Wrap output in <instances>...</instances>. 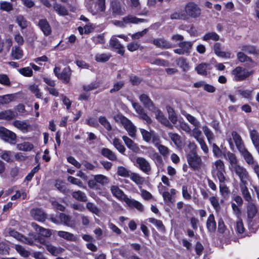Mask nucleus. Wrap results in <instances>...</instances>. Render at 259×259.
Instances as JSON below:
<instances>
[{"label":"nucleus","instance_id":"obj_1","mask_svg":"<svg viewBox=\"0 0 259 259\" xmlns=\"http://www.w3.org/2000/svg\"><path fill=\"white\" fill-rule=\"evenodd\" d=\"M185 13L187 15V20L189 17L197 18L200 16L201 10L199 6L194 2L187 3L184 7Z\"/></svg>","mask_w":259,"mask_h":259},{"label":"nucleus","instance_id":"obj_2","mask_svg":"<svg viewBox=\"0 0 259 259\" xmlns=\"http://www.w3.org/2000/svg\"><path fill=\"white\" fill-rule=\"evenodd\" d=\"M253 73V71H249L240 66L236 67L231 72V74L233 75V79L236 81H243L247 77L252 75Z\"/></svg>","mask_w":259,"mask_h":259},{"label":"nucleus","instance_id":"obj_3","mask_svg":"<svg viewBox=\"0 0 259 259\" xmlns=\"http://www.w3.org/2000/svg\"><path fill=\"white\" fill-rule=\"evenodd\" d=\"M187 161L190 166L193 169H198L201 166L202 160L194 150H191L187 156Z\"/></svg>","mask_w":259,"mask_h":259},{"label":"nucleus","instance_id":"obj_4","mask_svg":"<svg viewBox=\"0 0 259 259\" xmlns=\"http://www.w3.org/2000/svg\"><path fill=\"white\" fill-rule=\"evenodd\" d=\"M230 170L238 176L240 183H247V180H249V173L244 167L238 164L236 166H234V167Z\"/></svg>","mask_w":259,"mask_h":259},{"label":"nucleus","instance_id":"obj_5","mask_svg":"<svg viewBox=\"0 0 259 259\" xmlns=\"http://www.w3.org/2000/svg\"><path fill=\"white\" fill-rule=\"evenodd\" d=\"M135 165L147 175H149L151 171V166L150 163L144 157H136Z\"/></svg>","mask_w":259,"mask_h":259},{"label":"nucleus","instance_id":"obj_6","mask_svg":"<svg viewBox=\"0 0 259 259\" xmlns=\"http://www.w3.org/2000/svg\"><path fill=\"white\" fill-rule=\"evenodd\" d=\"M117 117L127 132L129 136L132 137H135L137 130L134 124L128 119L122 115H118Z\"/></svg>","mask_w":259,"mask_h":259},{"label":"nucleus","instance_id":"obj_7","mask_svg":"<svg viewBox=\"0 0 259 259\" xmlns=\"http://www.w3.org/2000/svg\"><path fill=\"white\" fill-rule=\"evenodd\" d=\"M60 71V67L56 66L54 68V72L56 76L66 83L69 82L71 75L70 68L69 67L64 68L61 73Z\"/></svg>","mask_w":259,"mask_h":259},{"label":"nucleus","instance_id":"obj_8","mask_svg":"<svg viewBox=\"0 0 259 259\" xmlns=\"http://www.w3.org/2000/svg\"><path fill=\"white\" fill-rule=\"evenodd\" d=\"M0 138L11 144H15L16 142V134L3 127L0 128Z\"/></svg>","mask_w":259,"mask_h":259},{"label":"nucleus","instance_id":"obj_9","mask_svg":"<svg viewBox=\"0 0 259 259\" xmlns=\"http://www.w3.org/2000/svg\"><path fill=\"white\" fill-rule=\"evenodd\" d=\"M144 21V20L143 19L138 18L132 16H128L123 17L122 21L114 20L113 21V23L117 26L124 27L125 24L128 23L138 24Z\"/></svg>","mask_w":259,"mask_h":259},{"label":"nucleus","instance_id":"obj_10","mask_svg":"<svg viewBox=\"0 0 259 259\" xmlns=\"http://www.w3.org/2000/svg\"><path fill=\"white\" fill-rule=\"evenodd\" d=\"M193 45V42L192 41H182L178 45L179 48L174 50V52L179 55L189 54Z\"/></svg>","mask_w":259,"mask_h":259},{"label":"nucleus","instance_id":"obj_11","mask_svg":"<svg viewBox=\"0 0 259 259\" xmlns=\"http://www.w3.org/2000/svg\"><path fill=\"white\" fill-rule=\"evenodd\" d=\"M151 111L155 114L156 118L162 124L170 128H172V125L158 108L155 107Z\"/></svg>","mask_w":259,"mask_h":259},{"label":"nucleus","instance_id":"obj_12","mask_svg":"<svg viewBox=\"0 0 259 259\" xmlns=\"http://www.w3.org/2000/svg\"><path fill=\"white\" fill-rule=\"evenodd\" d=\"M132 105L136 112L139 114V117L144 120L147 124H149L152 122L151 119L144 111L141 106L137 103H133Z\"/></svg>","mask_w":259,"mask_h":259},{"label":"nucleus","instance_id":"obj_13","mask_svg":"<svg viewBox=\"0 0 259 259\" xmlns=\"http://www.w3.org/2000/svg\"><path fill=\"white\" fill-rule=\"evenodd\" d=\"M38 26L45 35L48 36L51 34L52 28L46 19H40L38 21Z\"/></svg>","mask_w":259,"mask_h":259},{"label":"nucleus","instance_id":"obj_14","mask_svg":"<svg viewBox=\"0 0 259 259\" xmlns=\"http://www.w3.org/2000/svg\"><path fill=\"white\" fill-rule=\"evenodd\" d=\"M110 10L114 16H121L125 13L124 9H122L119 2L112 1L110 4Z\"/></svg>","mask_w":259,"mask_h":259},{"label":"nucleus","instance_id":"obj_15","mask_svg":"<svg viewBox=\"0 0 259 259\" xmlns=\"http://www.w3.org/2000/svg\"><path fill=\"white\" fill-rule=\"evenodd\" d=\"M109 46L117 50L118 54L123 56L124 53V47L119 42V40L114 36H112L109 42Z\"/></svg>","mask_w":259,"mask_h":259},{"label":"nucleus","instance_id":"obj_16","mask_svg":"<svg viewBox=\"0 0 259 259\" xmlns=\"http://www.w3.org/2000/svg\"><path fill=\"white\" fill-rule=\"evenodd\" d=\"M110 190L112 195L119 200L125 201L127 196L124 193L122 190L116 186H111Z\"/></svg>","mask_w":259,"mask_h":259},{"label":"nucleus","instance_id":"obj_17","mask_svg":"<svg viewBox=\"0 0 259 259\" xmlns=\"http://www.w3.org/2000/svg\"><path fill=\"white\" fill-rule=\"evenodd\" d=\"M126 204L130 207L135 208L140 212H143L144 209L143 205L137 200L127 197L124 201Z\"/></svg>","mask_w":259,"mask_h":259},{"label":"nucleus","instance_id":"obj_18","mask_svg":"<svg viewBox=\"0 0 259 259\" xmlns=\"http://www.w3.org/2000/svg\"><path fill=\"white\" fill-rule=\"evenodd\" d=\"M213 51L218 57L228 59L231 58L230 52L222 51L221 45L219 42L215 43L213 45Z\"/></svg>","mask_w":259,"mask_h":259},{"label":"nucleus","instance_id":"obj_19","mask_svg":"<svg viewBox=\"0 0 259 259\" xmlns=\"http://www.w3.org/2000/svg\"><path fill=\"white\" fill-rule=\"evenodd\" d=\"M106 0H97L95 3V9L91 8V12L93 15H96L100 12H104L106 10Z\"/></svg>","mask_w":259,"mask_h":259},{"label":"nucleus","instance_id":"obj_20","mask_svg":"<svg viewBox=\"0 0 259 259\" xmlns=\"http://www.w3.org/2000/svg\"><path fill=\"white\" fill-rule=\"evenodd\" d=\"M10 234L11 236L16 238L18 240L22 242L23 243L29 245L33 244V241L32 239L27 238L16 231H12L10 232Z\"/></svg>","mask_w":259,"mask_h":259},{"label":"nucleus","instance_id":"obj_21","mask_svg":"<svg viewBox=\"0 0 259 259\" xmlns=\"http://www.w3.org/2000/svg\"><path fill=\"white\" fill-rule=\"evenodd\" d=\"M238 61L241 63H248V66L253 67L254 66V62L251 58L245 55L243 52H239L237 54Z\"/></svg>","mask_w":259,"mask_h":259},{"label":"nucleus","instance_id":"obj_22","mask_svg":"<svg viewBox=\"0 0 259 259\" xmlns=\"http://www.w3.org/2000/svg\"><path fill=\"white\" fill-rule=\"evenodd\" d=\"M30 212L34 219L38 221L44 222L46 218V214L40 208H33Z\"/></svg>","mask_w":259,"mask_h":259},{"label":"nucleus","instance_id":"obj_23","mask_svg":"<svg viewBox=\"0 0 259 259\" xmlns=\"http://www.w3.org/2000/svg\"><path fill=\"white\" fill-rule=\"evenodd\" d=\"M224 156L225 158L229 161V168L231 169L234 167V166H236L238 164V161L235 156V155L231 153L230 151H228L226 153H224Z\"/></svg>","mask_w":259,"mask_h":259},{"label":"nucleus","instance_id":"obj_24","mask_svg":"<svg viewBox=\"0 0 259 259\" xmlns=\"http://www.w3.org/2000/svg\"><path fill=\"white\" fill-rule=\"evenodd\" d=\"M12 125L24 133H27L30 127L29 124L26 121L18 120L13 121Z\"/></svg>","mask_w":259,"mask_h":259},{"label":"nucleus","instance_id":"obj_25","mask_svg":"<svg viewBox=\"0 0 259 259\" xmlns=\"http://www.w3.org/2000/svg\"><path fill=\"white\" fill-rule=\"evenodd\" d=\"M232 136L239 151L245 148L241 136L236 132H232Z\"/></svg>","mask_w":259,"mask_h":259},{"label":"nucleus","instance_id":"obj_26","mask_svg":"<svg viewBox=\"0 0 259 259\" xmlns=\"http://www.w3.org/2000/svg\"><path fill=\"white\" fill-rule=\"evenodd\" d=\"M122 139L127 148L132 150L133 151L138 152L140 150L137 144L128 137L123 136L122 137Z\"/></svg>","mask_w":259,"mask_h":259},{"label":"nucleus","instance_id":"obj_27","mask_svg":"<svg viewBox=\"0 0 259 259\" xmlns=\"http://www.w3.org/2000/svg\"><path fill=\"white\" fill-rule=\"evenodd\" d=\"M139 99L144 105L150 111H151L155 107L147 95L143 94L140 96Z\"/></svg>","mask_w":259,"mask_h":259},{"label":"nucleus","instance_id":"obj_28","mask_svg":"<svg viewBox=\"0 0 259 259\" xmlns=\"http://www.w3.org/2000/svg\"><path fill=\"white\" fill-rule=\"evenodd\" d=\"M239 152L247 164L249 165L254 164V158L251 154L247 150V149H246V148L239 151Z\"/></svg>","mask_w":259,"mask_h":259},{"label":"nucleus","instance_id":"obj_29","mask_svg":"<svg viewBox=\"0 0 259 259\" xmlns=\"http://www.w3.org/2000/svg\"><path fill=\"white\" fill-rule=\"evenodd\" d=\"M152 42L156 47L160 48L169 49L172 47L170 43L162 38L154 39L152 40Z\"/></svg>","mask_w":259,"mask_h":259},{"label":"nucleus","instance_id":"obj_30","mask_svg":"<svg viewBox=\"0 0 259 259\" xmlns=\"http://www.w3.org/2000/svg\"><path fill=\"white\" fill-rule=\"evenodd\" d=\"M250 139L257 152L259 151V133L256 130H251L249 132Z\"/></svg>","mask_w":259,"mask_h":259},{"label":"nucleus","instance_id":"obj_31","mask_svg":"<svg viewBox=\"0 0 259 259\" xmlns=\"http://www.w3.org/2000/svg\"><path fill=\"white\" fill-rule=\"evenodd\" d=\"M32 226L36 231L39 232L40 235L42 236L49 237L52 234L50 230L41 227L34 223H32Z\"/></svg>","mask_w":259,"mask_h":259},{"label":"nucleus","instance_id":"obj_32","mask_svg":"<svg viewBox=\"0 0 259 259\" xmlns=\"http://www.w3.org/2000/svg\"><path fill=\"white\" fill-rule=\"evenodd\" d=\"M55 232L57 233V235L58 236L67 241H75L76 240V237L74 236V235L71 233L63 231H55Z\"/></svg>","mask_w":259,"mask_h":259},{"label":"nucleus","instance_id":"obj_33","mask_svg":"<svg viewBox=\"0 0 259 259\" xmlns=\"http://www.w3.org/2000/svg\"><path fill=\"white\" fill-rule=\"evenodd\" d=\"M206 227L210 232H214L215 231L217 224L213 214L209 215L206 222Z\"/></svg>","mask_w":259,"mask_h":259},{"label":"nucleus","instance_id":"obj_34","mask_svg":"<svg viewBox=\"0 0 259 259\" xmlns=\"http://www.w3.org/2000/svg\"><path fill=\"white\" fill-rule=\"evenodd\" d=\"M247 183H240V188L241 191L242 195L244 199L250 202L251 200V197L250 194L247 188Z\"/></svg>","mask_w":259,"mask_h":259},{"label":"nucleus","instance_id":"obj_35","mask_svg":"<svg viewBox=\"0 0 259 259\" xmlns=\"http://www.w3.org/2000/svg\"><path fill=\"white\" fill-rule=\"evenodd\" d=\"M46 248L50 253L54 256L58 255L64 251L63 248L55 247L51 244H46Z\"/></svg>","mask_w":259,"mask_h":259},{"label":"nucleus","instance_id":"obj_36","mask_svg":"<svg viewBox=\"0 0 259 259\" xmlns=\"http://www.w3.org/2000/svg\"><path fill=\"white\" fill-rule=\"evenodd\" d=\"M17 116V113L11 110H6L0 112V119L11 120Z\"/></svg>","mask_w":259,"mask_h":259},{"label":"nucleus","instance_id":"obj_37","mask_svg":"<svg viewBox=\"0 0 259 259\" xmlns=\"http://www.w3.org/2000/svg\"><path fill=\"white\" fill-rule=\"evenodd\" d=\"M176 63L184 72L188 71L190 69L189 63L186 59L181 57L176 60Z\"/></svg>","mask_w":259,"mask_h":259},{"label":"nucleus","instance_id":"obj_38","mask_svg":"<svg viewBox=\"0 0 259 259\" xmlns=\"http://www.w3.org/2000/svg\"><path fill=\"white\" fill-rule=\"evenodd\" d=\"M130 178L132 181L138 185H142L145 182V179L138 173L132 172Z\"/></svg>","mask_w":259,"mask_h":259},{"label":"nucleus","instance_id":"obj_39","mask_svg":"<svg viewBox=\"0 0 259 259\" xmlns=\"http://www.w3.org/2000/svg\"><path fill=\"white\" fill-rule=\"evenodd\" d=\"M101 154L110 160H115L117 159L115 154L109 149L103 148L101 151Z\"/></svg>","mask_w":259,"mask_h":259},{"label":"nucleus","instance_id":"obj_40","mask_svg":"<svg viewBox=\"0 0 259 259\" xmlns=\"http://www.w3.org/2000/svg\"><path fill=\"white\" fill-rule=\"evenodd\" d=\"M209 65L206 63H201L199 64L195 68L197 72L201 75H206L207 70L209 69Z\"/></svg>","mask_w":259,"mask_h":259},{"label":"nucleus","instance_id":"obj_41","mask_svg":"<svg viewBox=\"0 0 259 259\" xmlns=\"http://www.w3.org/2000/svg\"><path fill=\"white\" fill-rule=\"evenodd\" d=\"M16 22L21 29H25L28 25L29 22L22 15H18L16 17Z\"/></svg>","mask_w":259,"mask_h":259},{"label":"nucleus","instance_id":"obj_42","mask_svg":"<svg viewBox=\"0 0 259 259\" xmlns=\"http://www.w3.org/2000/svg\"><path fill=\"white\" fill-rule=\"evenodd\" d=\"M166 110L168 113L169 119L174 124H176L178 121V117L174 109L172 107L167 106H166Z\"/></svg>","mask_w":259,"mask_h":259},{"label":"nucleus","instance_id":"obj_43","mask_svg":"<svg viewBox=\"0 0 259 259\" xmlns=\"http://www.w3.org/2000/svg\"><path fill=\"white\" fill-rule=\"evenodd\" d=\"M11 56L14 59H20L23 56V51L19 47H13L11 51Z\"/></svg>","mask_w":259,"mask_h":259},{"label":"nucleus","instance_id":"obj_44","mask_svg":"<svg viewBox=\"0 0 259 259\" xmlns=\"http://www.w3.org/2000/svg\"><path fill=\"white\" fill-rule=\"evenodd\" d=\"M72 197L76 200L81 202L87 201V197L85 194L81 191H76L72 193Z\"/></svg>","mask_w":259,"mask_h":259},{"label":"nucleus","instance_id":"obj_45","mask_svg":"<svg viewBox=\"0 0 259 259\" xmlns=\"http://www.w3.org/2000/svg\"><path fill=\"white\" fill-rule=\"evenodd\" d=\"M59 218L61 222H63L64 225L68 227H73L74 226V223L73 221L71 220L69 216L61 213L60 214Z\"/></svg>","mask_w":259,"mask_h":259},{"label":"nucleus","instance_id":"obj_46","mask_svg":"<svg viewBox=\"0 0 259 259\" xmlns=\"http://www.w3.org/2000/svg\"><path fill=\"white\" fill-rule=\"evenodd\" d=\"M170 18L171 19H180L186 20L187 15L185 14V12L179 10L174 12L170 15Z\"/></svg>","mask_w":259,"mask_h":259},{"label":"nucleus","instance_id":"obj_47","mask_svg":"<svg viewBox=\"0 0 259 259\" xmlns=\"http://www.w3.org/2000/svg\"><path fill=\"white\" fill-rule=\"evenodd\" d=\"M168 137L177 146H180L181 145V137L177 133L169 132L168 133Z\"/></svg>","mask_w":259,"mask_h":259},{"label":"nucleus","instance_id":"obj_48","mask_svg":"<svg viewBox=\"0 0 259 259\" xmlns=\"http://www.w3.org/2000/svg\"><path fill=\"white\" fill-rule=\"evenodd\" d=\"M17 148L20 151H30L33 149V145L32 144L29 142H24L23 143L17 144Z\"/></svg>","mask_w":259,"mask_h":259},{"label":"nucleus","instance_id":"obj_49","mask_svg":"<svg viewBox=\"0 0 259 259\" xmlns=\"http://www.w3.org/2000/svg\"><path fill=\"white\" fill-rule=\"evenodd\" d=\"M220 39V36L214 32L206 33L203 37V40L208 41L209 40L218 41Z\"/></svg>","mask_w":259,"mask_h":259},{"label":"nucleus","instance_id":"obj_50","mask_svg":"<svg viewBox=\"0 0 259 259\" xmlns=\"http://www.w3.org/2000/svg\"><path fill=\"white\" fill-rule=\"evenodd\" d=\"M111 55L108 53H98L95 56V60L96 61L99 62H107L111 58Z\"/></svg>","mask_w":259,"mask_h":259},{"label":"nucleus","instance_id":"obj_51","mask_svg":"<svg viewBox=\"0 0 259 259\" xmlns=\"http://www.w3.org/2000/svg\"><path fill=\"white\" fill-rule=\"evenodd\" d=\"M54 10L60 15L65 16L68 15L67 10L60 4L55 3L53 6Z\"/></svg>","mask_w":259,"mask_h":259},{"label":"nucleus","instance_id":"obj_52","mask_svg":"<svg viewBox=\"0 0 259 259\" xmlns=\"http://www.w3.org/2000/svg\"><path fill=\"white\" fill-rule=\"evenodd\" d=\"M94 178L96 182L102 185H106L109 182V179L103 175H96L94 176Z\"/></svg>","mask_w":259,"mask_h":259},{"label":"nucleus","instance_id":"obj_53","mask_svg":"<svg viewBox=\"0 0 259 259\" xmlns=\"http://www.w3.org/2000/svg\"><path fill=\"white\" fill-rule=\"evenodd\" d=\"M240 48L242 52L247 53L249 54L255 55L258 53V50L252 46L244 45L241 47Z\"/></svg>","mask_w":259,"mask_h":259},{"label":"nucleus","instance_id":"obj_54","mask_svg":"<svg viewBox=\"0 0 259 259\" xmlns=\"http://www.w3.org/2000/svg\"><path fill=\"white\" fill-rule=\"evenodd\" d=\"M202 130L204 134L207 139L208 143H210L214 138L213 133L207 126H203L202 127Z\"/></svg>","mask_w":259,"mask_h":259},{"label":"nucleus","instance_id":"obj_55","mask_svg":"<svg viewBox=\"0 0 259 259\" xmlns=\"http://www.w3.org/2000/svg\"><path fill=\"white\" fill-rule=\"evenodd\" d=\"M29 91H30L33 94H34L37 98L40 99L42 97V93L40 92V89L37 84L33 83L30 85L28 88Z\"/></svg>","mask_w":259,"mask_h":259},{"label":"nucleus","instance_id":"obj_56","mask_svg":"<svg viewBox=\"0 0 259 259\" xmlns=\"http://www.w3.org/2000/svg\"><path fill=\"white\" fill-rule=\"evenodd\" d=\"M113 145L120 153L124 154L125 151V148L118 139L114 138L113 140Z\"/></svg>","mask_w":259,"mask_h":259},{"label":"nucleus","instance_id":"obj_57","mask_svg":"<svg viewBox=\"0 0 259 259\" xmlns=\"http://www.w3.org/2000/svg\"><path fill=\"white\" fill-rule=\"evenodd\" d=\"M209 200L215 211L219 212L221 209V207L218 198L215 196H211L209 197Z\"/></svg>","mask_w":259,"mask_h":259},{"label":"nucleus","instance_id":"obj_58","mask_svg":"<svg viewBox=\"0 0 259 259\" xmlns=\"http://www.w3.org/2000/svg\"><path fill=\"white\" fill-rule=\"evenodd\" d=\"M117 173L118 175L122 177H130L132 172L123 166H119Z\"/></svg>","mask_w":259,"mask_h":259},{"label":"nucleus","instance_id":"obj_59","mask_svg":"<svg viewBox=\"0 0 259 259\" xmlns=\"http://www.w3.org/2000/svg\"><path fill=\"white\" fill-rule=\"evenodd\" d=\"M21 197L23 200L27 198V194L23 190L16 191L15 194L11 196V199L12 200H16Z\"/></svg>","mask_w":259,"mask_h":259},{"label":"nucleus","instance_id":"obj_60","mask_svg":"<svg viewBox=\"0 0 259 259\" xmlns=\"http://www.w3.org/2000/svg\"><path fill=\"white\" fill-rule=\"evenodd\" d=\"M182 113L186 117L188 121L194 126H199V122L193 116L185 112H182Z\"/></svg>","mask_w":259,"mask_h":259},{"label":"nucleus","instance_id":"obj_61","mask_svg":"<svg viewBox=\"0 0 259 259\" xmlns=\"http://www.w3.org/2000/svg\"><path fill=\"white\" fill-rule=\"evenodd\" d=\"M150 62L151 64L158 66H167L168 65V61L159 58H154L151 59L150 60Z\"/></svg>","mask_w":259,"mask_h":259},{"label":"nucleus","instance_id":"obj_62","mask_svg":"<svg viewBox=\"0 0 259 259\" xmlns=\"http://www.w3.org/2000/svg\"><path fill=\"white\" fill-rule=\"evenodd\" d=\"M99 122L102 124L107 131L112 130V126L109 121L105 116H100L99 118Z\"/></svg>","mask_w":259,"mask_h":259},{"label":"nucleus","instance_id":"obj_63","mask_svg":"<svg viewBox=\"0 0 259 259\" xmlns=\"http://www.w3.org/2000/svg\"><path fill=\"white\" fill-rule=\"evenodd\" d=\"M148 221L151 223L154 224L158 229L162 231H165L164 226L161 221L154 218H149Z\"/></svg>","mask_w":259,"mask_h":259},{"label":"nucleus","instance_id":"obj_64","mask_svg":"<svg viewBox=\"0 0 259 259\" xmlns=\"http://www.w3.org/2000/svg\"><path fill=\"white\" fill-rule=\"evenodd\" d=\"M257 209L253 204H249L247 206V215L250 219L253 218L256 213Z\"/></svg>","mask_w":259,"mask_h":259}]
</instances>
